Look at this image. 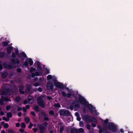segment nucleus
I'll return each mask as SVG.
<instances>
[{"mask_svg":"<svg viewBox=\"0 0 133 133\" xmlns=\"http://www.w3.org/2000/svg\"><path fill=\"white\" fill-rule=\"evenodd\" d=\"M48 125V123L46 122H44L43 124L38 125V127L40 130V133H44Z\"/></svg>","mask_w":133,"mask_h":133,"instance_id":"obj_3","label":"nucleus"},{"mask_svg":"<svg viewBox=\"0 0 133 133\" xmlns=\"http://www.w3.org/2000/svg\"><path fill=\"white\" fill-rule=\"evenodd\" d=\"M25 122L26 123H28L30 121V119L28 117H26L25 118Z\"/></svg>","mask_w":133,"mask_h":133,"instance_id":"obj_37","label":"nucleus"},{"mask_svg":"<svg viewBox=\"0 0 133 133\" xmlns=\"http://www.w3.org/2000/svg\"><path fill=\"white\" fill-rule=\"evenodd\" d=\"M91 117L90 116L88 115H85L83 116L82 118L85 121L88 122H90L91 120Z\"/></svg>","mask_w":133,"mask_h":133,"instance_id":"obj_11","label":"nucleus"},{"mask_svg":"<svg viewBox=\"0 0 133 133\" xmlns=\"http://www.w3.org/2000/svg\"><path fill=\"white\" fill-rule=\"evenodd\" d=\"M8 44V43L6 42H4L2 43L3 45L4 46H7Z\"/></svg>","mask_w":133,"mask_h":133,"instance_id":"obj_31","label":"nucleus"},{"mask_svg":"<svg viewBox=\"0 0 133 133\" xmlns=\"http://www.w3.org/2000/svg\"><path fill=\"white\" fill-rule=\"evenodd\" d=\"M70 104L75 108L79 109L80 107L79 103L77 100H74Z\"/></svg>","mask_w":133,"mask_h":133,"instance_id":"obj_7","label":"nucleus"},{"mask_svg":"<svg viewBox=\"0 0 133 133\" xmlns=\"http://www.w3.org/2000/svg\"><path fill=\"white\" fill-rule=\"evenodd\" d=\"M65 110L61 109L59 110V115L60 116H63L65 114Z\"/></svg>","mask_w":133,"mask_h":133,"instance_id":"obj_18","label":"nucleus"},{"mask_svg":"<svg viewBox=\"0 0 133 133\" xmlns=\"http://www.w3.org/2000/svg\"><path fill=\"white\" fill-rule=\"evenodd\" d=\"M74 107L71 104H70V108L71 110H73L74 109Z\"/></svg>","mask_w":133,"mask_h":133,"instance_id":"obj_57","label":"nucleus"},{"mask_svg":"<svg viewBox=\"0 0 133 133\" xmlns=\"http://www.w3.org/2000/svg\"><path fill=\"white\" fill-rule=\"evenodd\" d=\"M22 108L21 107H17V110L18 111H20L22 110Z\"/></svg>","mask_w":133,"mask_h":133,"instance_id":"obj_58","label":"nucleus"},{"mask_svg":"<svg viewBox=\"0 0 133 133\" xmlns=\"http://www.w3.org/2000/svg\"><path fill=\"white\" fill-rule=\"evenodd\" d=\"M21 99V97L19 96H17L15 98L16 101L17 102H19L20 101Z\"/></svg>","mask_w":133,"mask_h":133,"instance_id":"obj_28","label":"nucleus"},{"mask_svg":"<svg viewBox=\"0 0 133 133\" xmlns=\"http://www.w3.org/2000/svg\"><path fill=\"white\" fill-rule=\"evenodd\" d=\"M17 71L19 73L21 72L22 70L20 68H18L16 69Z\"/></svg>","mask_w":133,"mask_h":133,"instance_id":"obj_51","label":"nucleus"},{"mask_svg":"<svg viewBox=\"0 0 133 133\" xmlns=\"http://www.w3.org/2000/svg\"><path fill=\"white\" fill-rule=\"evenodd\" d=\"M23 65H24L26 67H28V69L29 68V67H28V62L26 61L25 62L24 64Z\"/></svg>","mask_w":133,"mask_h":133,"instance_id":"obj_30","label":"nucleus"},{"mask_svg":"<svg viewBox=\"0 0 133 133\" xmlns=\"http://www.w3.org/2000/svg\"><path fill=\"white\" fill-rule=\"evenodd\" d=\"M4 99H0V105H3V101Z\"/></svg>","mask_w":133,"mask_h":133,"instance_id":"obj_47","label":"nucleus"},{"mask_svg":"<svg viewBox=\"0 0 133 133\" xmlns=\"http://www.w3.org/2000/svg\"><path fill=\"white\" fill-rule=\"evenodd\" d=\"M40 84V83L38 82L35 83L34 84V85L35 87L38 86Z\"/></svg>","mask_w":133,"mask_h":133,"instance_id":"obj_49","label":"nucleus"},{"mask_svg":"<svg viewBox=\"0 0 133 133\" xmlns=\"http://www.w3.org/2000/svg\"><path fill=\"white\" fill-rule=\"evenodd\" d=\"M78 129L74 127L71 129L70 133H78Z\"/></svg>","mask_w":133,"mask_h":133,"instance_id":"obj_14","label":"nucleus"},{"mask_svg":"<svg viewBox=\"0 0 133 133\" xmlns=\"http://www.w3.org/2000/svg\"><path fill=\"white\" fill-rule=\"evenodd\" d=\"M33 130L34 132H36L37 130V129L36 128H34L33 129Z\"/></svg>","mask_w":133,"mask_h":133,"instance_id":"obj_63","label":"nucleus"},{"mask_svg":"<svg viewBox=\"0 0 133 133\" xmlns=\"http://www.w3.org/2000/svg\"><path fill=\"white\" fill-rule=\"evenodd\" d=\"M5 56V54L3 52H0V58H3Z\"/></svg>","mask_w":133,"mask_h":133,"instance_id":"obj_27","label":"nucleus"},{"mask_svg":"<svg viewBox=\"0 0 133 133\" xmlns=\"http://www.w3.org/2000/svg\"><path fill=\"white\" fill-rule=\"evenodd\" d=\"M99 127H100V128H99V130L98 132L99 133H102L103 132V130L102 129V128L101 127V126H99Z\"/></svg>","mask_w":133,"mask_h":133,"instance_id":"obj_50","label":"nucleus"},{"mask_svg":"<svg viewBox=\"0 0 133 133\" xmlns=\"http://www.w3.org/2000/svg\"><path fill=\"white\" fill-rule=\"evenodd\" d=\"M78 133H84V130L82 128H81L79 129H78Z\"/></svg>","mask_w":133,"mask_h":133,"instance_id":"obj_26","label":"nucleus"},{"mask_svg":"<svg viewBox=\"0 0 133 133\" xmlns=\"http://www.w3.org/2000/svg\"><path fill=\"white\" fill-rule=\"evenodd\" d=\"M64 129V126H61L60 127L59 132L60 133H62Z\"/></svg>","mask_w":133,"mask_h":133,"instance_id":"obj_23","label":"nucleus"},{"mask_svg":"<svg viewBox=\"0 0 133 133\" xmlns=\"http://www.w3.org/2000/svg\"><path fill=\"white\" fill-rule=\"evenodd\" d=\"M55 107L60 108L61 106L59 103H57L55 104Z\"/></svg>","mask_w":133,"mask_h":133,"instance_id":"obj_35","label":"nucleus"},{"mask_svg":"<svg viewBox=\"0 0 133 133\" xmlns=\"http://www.w3.org/2000/svg\"><path fill=\"white\" fill-rule=\"evenodd\" d=\"M18 90L16 85L14 84L13 86L8 85L1 91L2 95L10 96L16 94Z\"/></svg>","mask_w":133,"mask_h":133,"instance_id":"obj_1","label":"nucleus"},{"mask_svg":"<svg viewBox=\"0 0 133 133\" xmlns=\"http://www.w3.org/2000/svg\"><path fill=\"white\" fill-rule=\"evenodd\" d=\"M35 110L37 112H38L39 111V108L38 106L37 105H36L34 107Z\"/></svg>","mask_w":133,"mask_h":133,"instance_id":"obj_21","label":"nucleus"},{"mask_svg":"<svg viewBox=\"0 0 133 133\" xmlns=\"http://www.w3.org/2000/svg\"><path fill=\"white\" fill-rule=\"evenodd\" d=\"M7 116L8 118H11L12 116V114L11 112H8L7 114Z\"/></svg>","mask_w":133,"mask_h":133,"instance_id":"obj_24","label":"nucleus"},{"mask_svg":"<svg viewBox=\"0 0 133 133\" xmlns=\"http://www.w3.org/2000/svg\"><path fill=\"white\" fill-rule=\"evenodd\" d=\"M91 120L90 122H94L95 123H97V121L95 117H91Z\"/></svg>","mask_w":133,"mask_h":133,"instance_id":"obj_17","label":"nucleus"},{"mask_svg":"<svg viewBox=\"0 0 133 133\" xmlns=\"http://www.w3.org/2000/svg\"><path fill=\"white\" fill-rule=\"evenodd\" d=\"M71 115V112L69 111L65 110V114L64 115L65 116H69Z\"/></svg>","mask_w":133,"mask_h":133,"instance_id":"obj_19","label":"nucleus"},{"mask_svg":"<svg viewBox=\"0 0 133 133\" xmlns=\"http://www.w3.org/2000/svg\"><path fill=\"white\" fill-rule=\"evenodd\" d=\"M36 70V69L32 67H31L30 69V71L31 72L35 71Z\"/></svg>","mask_w":133,"mask_h":133,"instance_id":"obj_40","label":"nucleus"},{"mask_svg":"<svg viewBox=\"0 0 133 133\" xmlns=\"http://www.w3.org/2000/svg\"><path fill=\"white\" fill-rule=\"evenodd\" d=\"M3 65L4 68L9 69H12L13 68V66L12 64L10 63L8 64L4 63L3 64Z\"/></svg>","mask_w":133,"mask_h":133,"instance_id":"obj_10","label":"nucleus"},{"mask_svg":"<svg viewBox=\"0 0 133 133\" xmlns=\"http://www.w3.org/2000/svg\"><path fill=\"white\" fill-rule=\"evenodd\" d=\"M21 54L25 58H26L27 57V56L26 54L24 52H23L21 53Z\"/></svg>","mask_w":133,"mask_h":133,"instance_id":"obj_43","label":"nucleus"},{"mask_svg":"<svg viewBox=\"0 0 133 133\" xmlns=\"http://www.w3.org/2000/svg\"><path fill=\"white\" fill-rule=\"evenodd\" d=\"M4 100L5 101H11V100L10 99H9L8 98L6 97H5L4 98Z\"/></svg>","mask_w":133,"mask_h":133,"instance_id":"obj_42","label":"nucleus"},{"mask_svg":"<svg viewBox=\"0 0 133 133\" xmlns=\"http://www.w3.org/2000/svg\"><path fill=\"white\" fill-rule=\"evenodd\" d=\"M15 52L16 54L17 55H18L19 54V52H18V49H16L15 50Z\"/></svg>","mask_w":133,"mask_h":133,"instance_id":"obj_55","label":"nucleus"},{"mask_svg":"<svg viewBox=\"0 0 133 133\" xmlns=\"http://www.w3.org/2000/svg\"><path fill=\"white\" fill-rule=\"evenodd\" d=\"M39 72L36 71L35 72L36 76H41L43 73V72L41 71H39Z\"/></svg>","mask_w":133,"mask_h":133,"instance_id":"obj_20","label":"nucleus"},{"mask_svg":"<svg viewBox=\"0 0 133 133\" xmlns=\"http://www.w3.org/2000/svg\"><path fill=\"white\" fill-rule=\"evenodd\" d=\"M38 117L39 119L44 117V120L45 121H48L49 120L48 115L44 112V111H41V114L39 115Z\"/></svg>","mask_w":133,"mask_h":133,"instance_id":"obj_6","label":"nucleus"},{"mask_svg":"<svg viewBox=\"0 0 133 133\" xmlns=\"http://www.w3.org/2000/svg\"><path fill=\"white\" fill-rule=\"evenodd\" d=\"M37 102L38 105L42 108H45V107L44 102L41 98H38Z\"/></svg>","mask_w":133,"mask_h":133,"instance_id":"obj_8","label":"nucleus"},{"mask_svg":"<svg viewBox=\"0 0 133 133\" xmlns=\"http://www.w3.org/2000/svg\"><path fill=\"white\" fill-rule=\"evenodd\" d=\"M84 125V123L83 122L81 121L79 122V125L80 127H83Z\"/></svg>","mask_w":133,"mask_h":133,"instance_id":"obj_33","label":"nucleus"},{"mask_svg":"<svg viewBox=\"0 0 133 133\" xmlns=\"http://www.w3.org/2000/svg\"><path fill=\"white\" fill-rule=\"evenodd\" d=\"M91 125L93 127H95L96 126V124L94 123H92L91 124Z\"/></svg>","mask_w":133,"mask_h":133,"instance_id":"obj_61","label":"nucleus"},{"mask_svg":"<svg viewBox=\"0 0 133 133\" xmlns=\"http://www.w3.org/2000/svg\"><path fill=\"white\" fill-rule=\"evenodd\" d=\"M66 97L68 98H70L71 96V94L70 93H68L67 94Z\"/></svg>","mask_w":133,"mask_h":133,"instance_id":"obj_52","label":"nucleus"},{"mask_svg":"<svg viewBox=\"0 0 133 133\" xmlns=\"http://www.w3.org/2000/svg\"><path fill=\"white\" fill-rule=\"evenodd\" d=\"M37 69L39 71H42V66L40 65V62L38 61L37 63Z\"/></svg>","mask_w":133,"mask_h":133,"instance_id":"obj_16","label":"nucleus"},{"mask_svg":"<svg viewBox=\"0 0 133 133\" xmlns=\"http://www.w3.org/2000/svg\"><path fill=\"white\" fill-rule=\"evenodd\" d=\"M78 102L82 105L86 107L89 108L92 112H93V111L95 110L96 108L94 107L92 105L89 103L87 101L84 97L82 96L80 94L78 95Z\"/></svg>","mask_w":133,"mask_h":133,"instance_id":"obj_2","label":"nucleus"},{"mask_svg":"<svg viewBox=\"0 0 133 133\" xmlns=\"http://www.w3.org/2000/svg\"><path fill=\"white\" fill-rule=\"evenodd\" d=\"M31 88L30 87H26V89L25 90V92L26 93H28L30 92Z\"/></svg>","mask_w":133,"mask_h":133,"instance_id":"obj_22","label":"nucleus"},{"mask_svg":"<svg viewBox=\"0 0 133 133\" xmlns=\"http://www.w3.org/2000/svg\"><path fill=\"white\" fill-rule=\"evenodd\" d=\"M105 127L107 129H109L110 130L114 132L116 131L117 130V127L114 123L111 122H110L108 125Z\"/></svg>","mask_w":133,"mask_h":133,"instance_id":"obj_4","label":"nucleus"},{"mask_svg":"<svg viewBox=\"0 0 133 133\" xmlns=\"http://www.w3.org/2000/svg\"><path fill=\"white\" fill-rule=\"evenodd\" d=\"M54 85L51 82H49L48 83L47 88L48 89H50L51 90L53 89Z\"/></svg>","mask_w":133,"mask_h":133,"instance_id":"obj_12","label":"nucleus"},{"mask_svg":"<svg viewBox=\"0 0 133 133\" xmlns=\"http://www.w3.org/2000/svg\"><path fill=\"white\" fill-rule=\"evenodd\" d=\"M87 128L89 130H90L91 129V126L89 124H88L87 125Z\"/></svg>","mask_w":133,"mask_h":133,"instance_id":"obj_53","label":"nucleus"},{"mask_svg":"<svg viewBox=\"0 0 133 133\" xmlns=\"http://www.w3.org/2000/svg\"><path fill=\"white\" fill-rule=\"evenodd\" d=\"M49 113L50 115H53L54 114V112L53 110H50L49 111Z\"/></svg>","mask_w":133,"mask_h":133,"instance_id":"obj_39","label":"nucleus"},{"mask_svg":"<svg viewBox=\"0 0 133 133\" xmlns=\"http://www.w3.org/2000/svg\"><path fill=\"white\" fill-rule=\"evenodd\" d=\"M8 132L9 133H15V131L11 129H9Z\"/></svg>","mask_w":133,"mask_h":133,"instance_id":"obj_38","label":"nucleus"},{"mask_svg":"<svg viewBox=\"0 0 133 133\" xmlns=\"http://www.w3.org/2000/svg\"><path fill=\"white\" fill-rule=\"evenodd\" d=\"M31 114L34 116H35L36 115L35 113L33 111H32L31 112Z\"/></svg>","mask_w":133,"mask_h":133,"instance_id":"obj_56","label":"nucleus"},{"mask_svg":"<svg viewBox=\"0 0 133 133\" xmlns=\"http://www.w3.org/2000/svg\"><path fill=\"white\" fill-rule=\"evenodd\" d=\"M4 128H7L9 127V124L8 123H5L4 125Z\"/></svg>","mask_w":133,"mask_h":133,"instance_id":"obj_44","label":"nucleus"},{"mask_svg":"<svg viewBox=\"0 0 133 133\" xmlns=\"http://www.w3.org/2000/svg\"><path fill=\"white\" fill-rule=\"evenodd\" d=\"M2 119L3 120L5 121L6 122H8L10 119H9L8 117L7 118L5 117H2Z\"/></svg>","mask_w":133,"mask_h":133,"instance_id":"obj_29","label":"nucleus"},{"mask_svg":"<svg viewBox=\"0 0 133 133\" xmlns=\"http://www.w3.org/2000/svg\"><path fill=\"white\" fill-rule=\"evenodd\" d=\"M20 132L22 133H23L24 132V130L23 129H19Z\"/></svg>","mask_w":133,"mask_h":133,"instance_id":"obj_60","label":"nucleus"},{"mask_svg":"<svg viewBox=\"0 0 133 133\" xmlns=\"http://www.w3.org/2000/svg\"><path fill=\"white\" fill-rule=\"evenodd\" d=\"M32 98L31 96H29L28 97V101H30L32 100Z\"/></svg>","mask_w":133,"mask_h":133,"instance_id":"obj_36","label":"nucleus"},{"mask_svg":"<svg viewBox=\"0 0 133 133\" xmlns=\"http://www.w3.org/2000/svg\"><path fill=\"white\" fill-rule=\"evenodd\" d=\"M109 121V120L108 119H106L104 121V123L105 124H107L108 123Z\"/></svg>","mask_w":133,"mask_h":133,"instance_id":"obj_54","label":"nucleus"},{"mask_svg":"<svg viewBox=\"0 0 133 133\" xmlns=\"http://www.w3.org/2000/svg\"><path fill=\"white\" fill-rule=\"evenodd\" d=\"M75 116H77V117L79 116V113L77 112H76L75 113Z\"/></svg>","mask_w":133,"mask_h":133,"instance_id":"obj_62","label":"nucleus"},{"mask_svg":"<svg viewBox=\"0 0 133 133\" xmlns=\"http://www.w3.org/2000/svg\"><path fill=\"white\" fill-rule=\"evenodd\" d=\"M19 90H23L24 89V87L23 85H20L19 86Z\"/></svg>","mask_w":133,"mask_h":133,"instance_id":"obj_34","label":"nucleus"},{"mask_svg":"<svg viewBox=\"0 0 133 133\" xmlns=\"http://www.w3.org/2000/svg\"><path fill=\"white\" fill-rule=\"evenodd\" d=\"M48 80H50L52 79V77L50 75H49L47 76Z\"/></svg>","mask_w":133,"mask_h":133,"instance_id":"obj_41","label":"nucleus"},{"mask_svg":"<svg viewBox=\"0 0 133 133\" xmlns=\"http://www.w3.org/2000/svg\"><path fill=\"white\" fill-rule=\"evenodd\" d=\"M19 91L21 94H24L25 93L24 91L22 90H19Z\"/></svg>","mask_w":133,"mask_h":133,"instance_id":"obj_64","label":"nucleus"},{"mask_svg":"<svg viewBox=\"0 0 133 133\" xmlns=\"http://www.w3.org/2000/svg\"><path fill=\"white\" fill-rule=\"evenodd\" d=\"M29 62L31 66H32L33 65V61L31 58L29 59Z\"/></svg>","mask_w":133,"mask_h":133,"instance_id":"obj_25","label":"nucleus"},{"mask_svg":"<svg viewBox=\"0 0 133 133\" xmlns=\"http://www.w3.org/2000/svg\"><path fill=\"white\" fill-rule=\"evenodd\" d=\"M21 127L22 128H25L26 127V125L23 122H22L21 123Z\"/></svg>","mask_w":133,"mask_h":133,"instance_id":"obj_32","label":"nucleus"},{"mask_svg":"<svg viewBox=\"0 0 133 133\" xmlns=\"http://www.w3.org/2000/svg\"><path fill=\"white\" fill-rule=\"evenodd\" d=\"M11 108V106L9 105H8L6 107V109L7 111L9 110Z\"/></svg>","mask_w":133,"mask_h":133,"instance_id":"obj_45","label":"nucleus"},{"mask_svg":"<svg viewBox=\"0 0 133 133\" xmlns=\"http://www.w3.org/2000/svg\"><path fill=\"white\" fill-rule=\"evenodd\" d=\"M8 73L6 71H4L3 72L1 76L3 78H6L7 76Z\"/></svg>","mask_w":133,"mask_h":133,"instance_id":"obj_15","label":"nucleus"},{"mask_svg":"<svg viewBox=\"0 0 133 133\" xmlns=\"http://www.w3.org/2000/svg\"><path fill=\"white\" fill-rule=\"evenodd\" d=\"M62 95L64 97H65L66 95L67 94L64 91H62Z\"/></svg>","mask_w":133,"mask_h":133,"instance_id":"obj_46","label":"nucleus"},{"mask_svg":"<svg viewBox=\"0 0 133 133\" xmlns=\"http://www.w3.org/2000/svg\"><path fill=\"white\" fill-rule=\"evenodd\" d=\"M33 125V124L32 123H31L30 122V124L28 126V127L29 129H31Z\"/></svg>","mask_w":133,"mask_h":133,"instance_id":"obj_48","label":"nucleus"},{"mask_svg":"<svg viewBox=\"0 0 133 133\" xmlns=\"http://www.w3.org/2000/svg\"><path fill=\"white\" fill-rule=\"evenodd\" d=\"M38 90L40 92H41L42 91V88L41 87H39L38 88Z\"/></svg>","mask_w":133,"mask_h":133,"instance_id":"obj_59","label":"nucleus"},{"mask_svg":"<svg viewBox=\"0 0 133 133\" xmlns=\"http://www.w3.org/2000/svg\"><path fill=\"white\" fill-rule=\"evenodd\" d=\"M11 56L13 58L10 59V61L11 63L14 64H19L20 63V61L19 59L18 58L15 59L16 58V54L14 52H12L11 55Z\"/></svg>","mask_w":133,"mask_h":133,"instance_id":"obj_5","label":"nucleus"},{"mask_svg":"<svg viewBox=\"0 0 133 133\" xmlns=\"http://www.w3.org/2000/svg\"><path fill=\"white\" fill-rule=\"evenodd\" d=\"M55 87L59 89H63L64 88V85L62 83L59 82H55L54 83Z\"/></svg>","mask_w":133,"mask_h":133,"instance_id":"obj_9","label":"nucleus"},{"mask_svg":"<svg viewBox=\"0 0 133 133\" xmlns=\"http://www.w3.org/2000/svg\"><path fill=\"white\" fill-rule=\"evenodd\" d=\"M14 48L12 46H9L7 48L6 51L9 54H10L11 53V50L13 49Z\"/></svg>","mask_w":133,"mask_h":133,"instance_id":"obj_13","label":"nucleus"}]
</instances>
